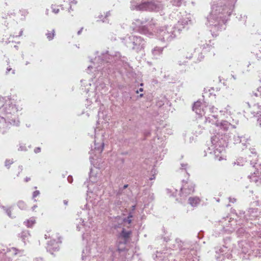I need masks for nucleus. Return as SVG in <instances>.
Wrapping results in <instances>:
<instances>
[{
  "label": "nucleus",
  "instance_id": "nucleus-35",
  "mask_svg": "<svg viewBox=\"0 0 261 261\" xmlns=\"http://www.w3.org/2000/svg\"><path fill=\"white\" fill-rule=\"evenodd\" d=\"M200 51H201V47H200L199 48H195L193 56H196L197 54L198 55V58H199V56H200V58L202 59V54L200 53Z\"/></svg>",
  "mask_w": 261,
  "mask_h": 261
},
{
  "label": "nucleus",
  "instance_id": "nucleus-19",
  "mask_svg": "<svg viewBox=\"0 0 261 261\" xmlns=\"http://www.w3.org/2000/svg\"><path fill=\"white\" fill-rule=\"evenodd\" d=\"M192 23V21L191 20L190 15H187L186 17H183L180 18L176 24L175 27L178 30L179 28L180 29V32L181 31L182 29H184L186 25H188L191 24Z\"/></svg>",
  "mask_w": 261,
  "mask_h": 261
},
{
  "label": "nucleus",
  "instance_id": "nucleus-41",
  "mask_svg": "<svg viewBox=\"0 0 261 261\" xmlns=\"http://www.w3.org/2000/svg\"><path fill=\"white\" fill-rule=\"evenodd\" d=\"M39 194H40L39 191L36 190L33 192V198H35V197H37V196H38Z\"/></svg>",
  "mask_w": 261,
  "mask_h": 261
},
{
  "label": "nucleus",
  "instance_id": "nucleus-59",
  "mask_svg": "<svg viewBox=\"0 0 261 261\" xmlns=\"http://www.w3.org/2000/svg\"><path fill=\"white\" fill-rule=\"evenodd\" d=\"M30 180V177H27L26 178H25L24 179V181L25 182H28V181H29Z\"/></svg>",
  "mask_w": 261,
  "mask_h": 261
},
{
  "label": "nucleus",
  "instance_id": "nucleus-30",
  "mask_svg": "<svg viewBox=\"0 0 261 261\" xmlns=\"http://www.w3.org/2000/svg\"><path fill=\"white\" fill-rule=\"evenodd\" d=\"M35 220L33 218L28 220L27 221L24 222V224L28 227H31L35 223Z\"/></svg>",
  "mask_w": 261,
  "mask_h": 261
},
{
  "label": "nucleus",
  "instance_id": "nucleus-13",
  "mask_svg": "<svg viewBox=\"0 0 261 261\" xmlns=\"http://www.w3.org/2000/svg\"><path fill=\"white\" fill-rule=\"evenodd\" d=\"M215 252L218 255L216 256L217 259L220 258L221 256H223V258L221 261L224 259V258L229 259L231 258L232 257L230 249L228 248V247L226 245L215 247Z\"/></svg>",
  "mask_w": 261,
  "mask_h": 261
},
{
  "label": "nucleus",
  "instance_id": "nucleus-15",
  "mask_svg": "<svg viewBox=\"0 0 261 261\" xmlns=\"http://www.w3.org/2000/svg\"><path fill=\"white\" fill-rule=\"evenodd\" d=\"M180 189V196L186 197L195 191V185L191 182H184Z\"/></svg>",
  "mask_w": 261,
  "mask_h": 261
},
{
  "label": "nucleus",
  "instance_id": "nucleus-4",
  "mask_svg": "<svg viewBox=\"0 0 261 261\" xmlns=\"http://www.w3.org/2000/svg\"><path fill=\"white\" fill-rule=\"evenodd\" d=\"M242 253L248 254L250 256H261V233L253 237L251 241H242L239 243Z\"/></svg>",
  "mask_w": 261,
  "mask_h": 261
},
{
  "label": "nucleus",
  "instance_id": "nucleus-57",
  "mask_svg": "<svg viewBox=\"0 0 261 261\" xmlns=\"http://www.w3.org/2000/svg\"><path fill=\"white\" fill-rule=\"evenodd\" d=\"M110 15V12L108 11L106 13L105 17H108Z\"/></svg>",
  "mask_w": 261,
  "mask_h": 261
},
{
  "label": "nucleus",
  "instance_id": "nucleus-48",
  "mask_svg": "<svg viewBox=\"0 0 261 261\" xmlns=\"http://www.w3.org/2000/svg\"><path fill=\"white\" fill-rule=\"evenodd\" d=\"M188 166L187 164H181V167L182 169H186Z\"/></svg>",
  "mask_w": 261,
  "mask_h": 261
},
{
  "label": "nucleus",
  "instance_id": "nucleus-43",
  "mask_svg": "<svg viewBox=\"0 0 261 261\" xmlns=\"http://www.w3.org/2000/svg\"><path fill=\"white\" fill-rule=\"evenodd\" d=\"M151 172L153 173V174L151 175V176L149 178V180H153L155 179V171H153V170L151 171Z\"/></svg>",
  "mask_w": 261,
  "mask_h": 261
},
{
  "label": "nucleus",
  "instance_id": "nucleus-44",
  "mask_svg": "<svg viewBox=\"0 0 261 261\" xmlns=\"http://www.w3.org/2000/svg\"><path fill=\"white\" fill-rule=\"evenodd\" d=\"M67 180H68V181L69 182V183H72V181H73V178H72V176H71V175H69L67 177Z\"/></svg>",
  "mask_w": 261,
  "mask_h": 261
},
{
  "label": "nucleus",
  "instance_id": "nucleus-32",
  "mask_svg": "<svg viewBox=\"0 0 261 261\" xmlns=\"http://www.w3.org/2000/svg\"><path fill=\"white\" fill-rule=\"evenodd\" d=\"M0 207L4 210V211L6 213L7 215L10 218H13L14 217L11 216V211L10 208H7L5 206L3 205H0Z\"/></svg>",
  "mask_w": 261,
  "mask_h": 261
},
{
  "label": "nucleus",
  "instance_id": "nucleus-9",
  "mask_svg": "<svg viewBox=\"0 0 261 261\" xmlns=\"http://www.w3.org/2000/svg\"><path fill=\"white\" fill-rule=\"evenodd\" d=\"M239 219L237 220V225L239 226L244 225L248 228H251L252 225L251 222L258 216V209L256 208H250L246 212L240 211L237 214Z\"/></svg>",
  "mask_w": 261,
  "mask_h": 261
},
{
  "label": "nucleus",
  "instance_id": "nucleus-34",
  "mask_svg": "<svg viewBox=\"0 0 261 261\" xmlns=\"http://www.w3.org/2000/svg\"><path fill=\"white\" fill-rule=\"evenodd\" d=\"M245 162H246V161L243 159H238L236 162H234V164L239 166H243Z\"/></svg>",
  "mask_w": 261,
  "mask_h": 261
},
{
  "label": "nucleus",
  "instance_id": "nucleus-17",
  "mask_svg": "<svg viewBox=\"0 0 261 261\" xmlns=\"http://www.w3.org/2000/svg\"><path fill=\"white\" fill-rule=\"evenodd\" d=\"M61 243V241L59 238L57 240L53 239L48 242L46 246L47 251L49 252L52 254L54 252L57 251L59 250V243Z\"/></svg>",
  "mask_w": 261,
  "mask_h": 261
},
{
  "label": "nucleus",
  "instance_id": "nucleus-16",
  "mask_svg": "<svg viewBox=\"0 0 261 261\" xmlns=\"http://www.w3.org/2000/svg\"><path fill=\"white\" fill-rule=\"evenodd\" d=\"M252 166L256 169V172H254V174L250 176H249L250 181L254 182L257 186H261V164H257L255 163Z\"/></svg>",
  "mask_w": 261,
  "mask_h": 261
},
{
  "label": "nucleus",
  "instance_id": "nucleus-56",
  "mask_svg": "<svg viewBox=\"0 0 261 261\" xmlns=\"http://www.w3.org/2000/svg\"><path fill=\"white\" fill-rule=\"evenodd\" d=\"M186 62V61H184L183 62H181L180 61H178V64L179 65H183Z\"/></svg>",
  "mask_w": 261,
  "mask_h": 261
},
{
  "label": "nucleus",
  "instance_id": "nucleus-28",
  "mask_svg": "<svg viewBox=\"0 0 261 261\" xmlns=\"http://www.w3.org/2000/svg\"><path fill=\"white\" fill-rule=\"evenodd\" d=\"M18 235L24 244L26 243V241L28 240L30 236L28 230H23Z\"/></svg>",
  "mask_w": 261,
  "mask_h": 261
},
{
  "label": "nucleus",
  "instance_id": "nucleus-23",
  "mask_svg": "<svg viewBox=\"0 0 261 261\" xmlns=\"http://www.w3.org/2000/svg\"><path fill=\"white\" fill-rule=\"evenodd\" d=\"M217 108H215L213 106L211 105H207L204 106V109H203V111H204V116L205 117H208L211 116L212 115H211L210 113H213L217 111Z\"/></svg>",
  "mask_w": 261,
  "mask_h": 261
},
{
  "label": "nucleus",
  "instance_id": "nucleus-37",
  "mask_svg": "<svg viewBox=\"0 0 261 261\" xmlns=\"http://www.w3.org/2000/svg\"><path fill=\"white\" fill-rule=\"evenodd\" d=\"M17 205L19 207V208L21 210H24L25 208V204L23 201H19L17 203Z\"/></svg>",
  "mask_w": 261,
  "mask_h": 261
},
{
  "label": "nucleus",
  "instance_id": "nucleus-2",
  "mask_svg": "<svg viewBox=\"0 0 261 261\" xmlns=\"http://www.w3.org/2000/svg\"><path fill=\"white\" fill-rule=\"evenodd\" d=\"M0 133L4 134L11 125H19V121L15 115L18 109L13 100L0 96Z\"/></svg>",
  "mask_w": 261,
  "mask_h": 261
},
{
  "label": "nucleus",
  "instance_id": "nucleus-51",
  "mask_svg": "<svg viewBox=\"0 0 261 261\" xmlns=\"http://www.w3.org/2000/svg\"><path fill=\"white\" fill-rule=\"evenodd\" d=\"M229 201L232 203H234L236 201V199L234 198H229Z\"/></svg>",
  "mask_w": 261,
  "mask_h": 261
},
{
  "label": "nucleus",
  "instance_id": "nucleus-24",
  "mask_svg": "<svg viewBox=\"0 0 261 261\" xmlns=\"http://www.w3.org/2000/svg\"><path fill=\"white\" fill-rule=\"evenodd\" d=\"M234 143H241L243 147L246 146L247 139L243 136H234L233 137Z\"/></svg>",
  "mask_w": 261,
  "mask_h": 261
},
{
  "label": "nucleus",
  "instance_id": "nucleus-49",
  "mask_svg": "<svg viewBox=\"0 0 261 261\" xmlns=\"http://www.w3.org/2000/svg\"><path fill=\"white\" fill-rule=\"evenodd\" d=\"M121 202L119 200H116L115 201V204L117 205V206H119L120 205H121Z\"/></svg>",
  "mask_w": 261,
  "mask_h": 261
},
{
  "label": "nucleus",
  "instance_id": "nucleus-18",
  "mask_svg": "<svg viewBox=\"0 0 261 261\" xmlns=\"http://www.w3.org/2000/svg\"><path fill=\"white\" fill-rule=\"evenodd\" d=\"M147 20H141L137 19L135 20L133 24H134L137 28L139 29V32L143 34L147 35L149 33V31L145 26Z\"/></svg>",
  "mask_w": 261,
  "mask_h": 261
},
{
  "label": "nucleus",
  "instance_id": "nucleus-10",
  "mask_svg": "<svg viewBox=\"0 0 261 261\" xmlns=\"http://www.w3.org/2000/svg\"><path fill=\"white\" fill-rule=\"evenodd\" d=\"M217 118V116L212 115L211 117H205V123H210L212 124H214L216 125V127L217 129H216V131L217 130L219 131L218 133L222 134L223 135H225L226 137L227 136L225 134H223L222 133L219 132L220 129H223L224 130H227L229 126H231L233 128H235L234 125H231L230 123L228 122L226 120H222L221 122H218L216 120ZM217 133H216L215 135H217Z\"/></svg>",
  "mask_w": 261,
  "mask_h": 261
},
{
  "label": "nucleus",
  "instance_id": "nucleus-5",
  "mask_svg": "<svg viewBox=\"0 0 261 261\" xmlns=\"http://www.w3.org/2000/svg\"><path fill=\"white\" fill-rule=\"evenodd\" d=\"M211 142L214 146V153L215 159L221 161L224 158L222 153L224 151V148L228 145V139L225 135L217 133L211 137Z\"/></svg>",
  "mask_w": 261,
  "mask_h": 261
},
{
  "label": "nucleus",
  "instance_id": "nucleus-36",
  "mask_svg": "<svg viewBox=\"0 0 261 261\" xmlns=\"http://www.w3.org/2000/svg\"><path fill=\"white\" fill-rule=\"evenodd\" d=\"M133 217V215L131 213H129L127 218H125L123 219V221L125 222H127L128 224H130L132 222L131 218Z\"/></svg>",
  "mask_w": 261,
  "mask_h": 261
},
{
  "label": "nucleus",
  "instance_id": "nucleus-12",
  "mask_svg": "<svg viewBox=\"0 0 261 261\" xmlns=\"http://www.w3.org/2000/svg\"><path fill=\"white\" fill-rule=\"evenodd\" d=\"M143 11L158 12L163 9L162 4L157 1L143 2Z\"/></svg>",
  "mask_w": 261,
  "mask_h": 261
},
{
  "label": "nucleus",
  "instance_id": "nucleus-7",
  "mask_svg": "<svg viewBox=\"0 0 261 261\" xmlns=\"http://www.w3.org/2000/svg\"><path fill=\"white\" fill-rule=\"evenodd\" d=\"M176 242L177 244L178 248L179 250L180 253L184 255V257L190 259L191 257H193L195 258L193 259V261L196 260H199L194 256H197V251L199 249V245L196 243H184L178 239H176Z\"/></svg>",
  "mask_w": 261,
  "mask_h": 261
},
{
  "label": "nucleus",
  "instance_id": "nucleus-11",
  "mask_svg": "<svg viewBox=\"0 0 261 261\" xmlns=\"http://www.w3.org/2000/svg\"><path fill=\"white\" fill-rule=\"evenodd\" d=\"M24 253L23 250H19L15 247L7 248L5 249L0 250V257L2 255H5V258L4 259V261H10L11 258L9 257L11 255H19L21 256Z\"/></svg>",
  "mask_w": 261,
  "mask_h": 261
},
{
  "label": "nucleus",
  "instance_id": "nucleus-58",
  "mask_svg": "<svg viewBox=\"0 0 261 261\" xmlns=\"http://www.w3.org/2000/svg\"><path fill=\"white\" fill-rule=\"evenodd\" d=\"M143 88H140L139 90H137L136 92H137V93H138L139 91H140V92H142V91H143Z\"/></svg>",
  "mask_w": 261,
  "mask_h": 261
},
{
  "label": "nucleus",
  "instance_id": "nucleus-25",
  "mask_svg": "<svg viewBox=\"0 0 261 261\" xmlns=\"http://www.w3.org/2000/svg\"><path fill=\"white\" fill-rule=\"evenodd\" d=\"M200 199L198 197H190L188 199V203L192 206H197L200 203Z\"/></svg>",
  "mask_w": 261,
  "mask_h": 261
},
{
  "label": "nucleus",
  "instance_id": "nucleus-47",
  "mask_svg": "<svg viewBox=\"0 0 261 261\" xmlns=\"http://www.w3.org/2000/svg\"><path fill=\"white\" fill-rule=\"evenodd\" d=\"M257 123L259 124V125L261 126V115H259L258 118L257 119Z\"/></svg>",
  "mask_w": 261,
  "mask_h": 261
},
{
  "label": "nucleus",
  "instance_id": "nucleus-1",
  "mask_svg": "<svg viewBox=\"0 0 261 261\" xmlns=\"http://www.w3.org/2000/svg\"><path fill=\"white\" fill-rule=\"evenodd\" d=\"M237 0H219L212 6V11L206 17V24L213 36L214 33L225 29L228 17L232 12Z\"/></svg>",
  "mask_w": 261,
  "mask_h": 261
},
{
  "label": "nucleus",
  "instance_id": "nucleus-50",
  "mask_svg": "<svg viewBox=\"0 0 261 261\" xmlns=\"http://www.w3.org/2000/svg\"><path fill=\"white\" fill-rule=\"evenodd\" d=\"M34 261H44L43 259L41 257H37L36 258Z\"/></svg>",
  "mask_w": 261,
  "mask_h": 261
},
{
  "label": "nucleus",
  "instance_id": "nucleus-46",
  "mask_svg": "<svg viewBox=\"0 0 261 261\" xmlns=\"http://www.w3.org/2000/svg\"><path fill=\"white\" fill-rule=\"evenodd\" d=\"M41 151V148L40 147H36L34 149V152L36 153H39Z\"/></svg>",
  "mask_w": 261,
  "mask_h": 261
},
{
  "label": "nucleus",
  "instance_id": "nucleus-6",
  "mask_svg": "<svg viewBox=\"0 0 261 261\" xmlns=\"http://www.w3.org/2000/svg\"><path fill=\"white\" fill-rule=\"evenodd\" d=\"M122 42L129 49L136 53L143 50L146 44L143 38L133 35H126L122 38Z\"/></svg>",
  "mask_w": 261,
  "mask_h": 261
},
{
  "label": "nucleus",
  "instance_id": "nucleus-63",
  "mask_svg": "<svg viewBox=\"0 0 261 261\" xmlns=\"http://www.w3.org/2000/svg\"><path fill=\"white\" fill-rule=\"evenodd\" d=\"M22 33H23V31L21 30L20 31V33H19V34L18 36H21L22 35Z\"/></svg>",
  "mask_w": 261,
  "mask_h": 261
},
{
  "label": "nucleus",
  "instance_id": "nucleus-64",
  "mask_svg": "<svg viewBox=\"0 0 261 261\" xmlns=\"http://www.w3.org/2000/svg\"><path fill=\"white\" fill-rule=\"evenodd\" d=\"M128 187V185H125L123 187V189H126Z\"/></svg>",
  "mask_w": 261,
  "mask_h": 261
},
{
  "label": "nucleus",
  "instance_id": "nucleus-45",
  "mask_svg": "<svg viewBox=\"0 0 261 261\" xmlns=\"http://www.w3.org/2000/svg\"><path fill=\"white\" fill-rule=\"evenodd\" d=\"M18 150H20V151H25V150H27V148H26L25 146H23L22 145H20L19 146Z\"/></svg>",
  "mask_w": 261,
  "mask_h": 261
},
{
  "label": "nucleus",
  "instance_id": "nucleus-3",
  "mask_svg": "<svg viewBox=\"0 0 261 261\" xmlns=\"http://www.w3.org/2000/svg\"><path fill=\"white\" fill-rule=\"evenodd\" d=\"M115 58L114 56L110 55L108 51L101 53L100 56L95 57L94 61H91L94 66L89 65L88 70L94 68L97 71H100L102 75L106 76L107 74H110L113 71L115 65L112 63L115 61Z\"/></svg>",
  "mask_w": 261,
  "mask_h": 261
},
{
  "label": "nucleus",
  "instance_id": "nucleus-55",
  "mask_svg": "<svg viewBox=\"0 0 261 261\" xmlns=\"http://www.w3.org/2000/svg\"><path fill=\"white\" fill-rule=\"evenodd\" d=\"M192 56H193L192 54L190 55L189 56H186V58L187 59H191V58H192Z\"/></svg>",
  "mask_w": 261,
  "mask_h": 261
},
{
  "label": "nucleus",
  "instance_id": "nucleus-29",
  "mask_svg": "<svg viewBox=\"0 0 261 261\" xmlns=\"http://www.w3.org/2000/svg\"><path fill=\"white\" fill-rule=\"evenodd\" d=\"M90 254V248L89 247H86L85 249L83 250L82 258L84 260Z\"/></svg>",
  "mask_w": 261,
  "mask_h": 261
},
{
  "label": "nucleus",
  "instance_id": "nucleus-31",
  "mask_svg": "<svg viewBox=\"0 0 261 261\" xmlns=\"http://www.w3.org/2000/svg\"><path fill=\"white\" fill-rule=\"evenodd\" d=\"M183 0H171V3L173 6L176 7H180L182 2Z\"/></svg>",
  "mask_w": 261,
  "mask_h": 261
},
{
  "label": "nucleus",
  "instance_id": "nucleus-40",
  "mask_svg": "<svg viewBox=\"0 0 261 261\" xmlns=\"http://www.w3.org/2000/svg\"><path fill=\"white\" fill-rule=\"evenodd\" d=\"M52 11L55 14H57L59 12V9L58 8H54V6H52L51 7Z\"/></svg>",
  "mask_w": 261,
  "mask_h": 261
},
{
  "label": "nucleus",
  "instance_id": "nucleus-21",
  "mask_svg": "<svg viewBox=\"0 0 261 261\" xmlns=\"http://www.w3.org/2000/svg\"><path fill=\"white\" fill-rule=\"evenodd\" d=\"M129 8L133 11H143V2L141 3H138L135 0H132L130 2Z\"/></svg>",
  "mask_w": 261,
  "mask_h": 261
},
{
  "label": "nucleus",
  "instance_id": "nucleus-27",
  "mask_svg": "<svg viewBox=\"0 0 261 261\" xmlns=\"http://www.w3.org/2000/svg\"><path fill=\"white\" fill-rule=\"evenodd\" d=\"M164 47H155L153 49H152L151 53L153 57L155 58H157L158 56L162 54L163 51Z\"/></svg>",
  "mask_w": 261,
  "mask_h": 261
},
{
  "label": "nucleus",
  "instance_id": "nucleus-33",
  "mask_svg": "<svg viewBox=\"0 0 261 261\" xmlns=\"http://www.w3.org/2000/svg\"><path fill=\"white\" fill-rule=\"evenodd\" d=\"M46 35L48 40L50 41L53 40L55 36V30H53L51 32H48L47 33H46Z\"/></svg>",
  "mask_w": 261,
  "mask_h": 261
},
{
  "label": "nucleus",
  "instance_id": "nucleus-62",
  "mask_svg": "<svg viewBox=\"0 0 261 261\" xmlns=\"http://www.w3.org/2000/svg\"><path fill=\"white\" fill-rule=\"evenodd\" d=\"M76 228H77V229L78 230H80V228H81V227H80V225H79V224H77V225Z\"/></svg>",
  "mask_w": 261,
  "mask_h": 261
},
{
  "label": "nucleus",
  "instance_id": "nucleus-53",
  "mask_svg": "<svg viewBox=\"0 0 261 261\" xmlns=\"http://www.w3.org/2000/svg\"><path fill=\"white\" fill-rule=\"evenodd\" d=\"M70 3H73L74 4H76L77 2L75 0H69Z\"/></svg>",
  "mask_w": 261,
  "mask_h": 261
},
{
  "label": "nucleus",
  "instance_id": "nucleus-14",
  "mask_svg": "<svg viewBox=\"0 0 261 261\" xmlns=\"http://www.w3.org/2000/svg\"><path fill=\"white\" fill-rule=\"evenodd\" d=\"M104 147V143L101 142L100 143L97 142L96 140H95L94 142V150H91L90 153V160L92 164H93V161L94 160L95 157L98 158L100 153L102 152Z\"/></svg>",
  "mask_w": 261,
  "mask_h": 261
},
{
  "label": "nucleus",
  "instance_id": "nucleus-61",
  "mask_svg": "<svg viewBox=\"0 0 261 261\" xmlns=\"http://www.w3.org/2000/svg\"><path fill=\"white\" fill-rule=\"evenodd\" d=\"M258 91L259 92V95L261 96V87L258 89Z\"/></svg>",
  "mask_w": 261,
  "mask_h": 261
},
{
  "label": "nucleus",
  "instance_id": "nucleus-22",
  "mask_svg": "<svg viewBox=\"0 0 261 261\" xmlns=\"http://www.w3.org/2000/svg\"><path fill=\"white\" fill-rule=\"evenodd\" d=\"M243 226H244V225ZM245 228L244 227H241L238 228V230H237L236 233L238 237H245V238H249L250 234L249 232L247 231L246 229L248 227H246V226H245Z\"/></svg>",
  "mask_w": 261,
  "mask_h": 261
},
{
  "label": "nucleus",
  "instance_id": "nucleus-52",
  "mask_svg": "<svg viewBox=\"0 0 261 261\" xmlns=\"http://www.w3.org/2000/svg\"><path fill=\"white\" fill-rule=\"evenodd\" d=\"M19 170H20V171L18 172V174L17 175V176H19V174H20V172L22 171V166H19L18 167Z\"/></svg>",
  "mask_w": 261,
  "mask_h": 261
},
{
  "label": "nucleus",
  "instance_id": "nucleus-26",
  "mask_svg": "<svg viewBox=\"0 0 261 261\" xmlns=\"http://www.w3.org/2000/svg\"><path fill=\"white\" fill-rule=\"evenodd\" d=\"M131 233V231H127L123 228L119 234V237L126 241L129 238Z\"/></svg>",
  "mask_w": 261,
  "mask_h": 261
},
{
  "label": "nucleus",
  "instance_id": "nucleus-8",
  "mask_svg": "<svg viewBox=\"0 0 261 261\" xmlns=\"http://www.w3.org/2000/svg\"><path fill=\"white\" fill-rule=\"evenodd\" d=\"M180 30V28L177 30L176 27L171 25L162 27L158 30L156 36L160 41L168 43L177 36Z\"/></svg>",
  "mask_w": 261,
  "mask_h": 261
},
{
  "label": "nucleus",
  "instance_id": "nucleus-60",
  "mask_svg": "<svg viewBox=\"0 0 261 261\" xmlns=\"http://www.w3.org/2000/svg\"><path fill=\"white\" fill-rule=\"evenodd\" d=\"M37 207V205H34L32 207V210L34 211Z\"/></svg>",
  "mask_w": 261,
  "mask_h": 261
},
{
  "label": "nucleus",
  "instance_id": "nucleus-54",
  "mask_svg": "<svg viewBox=\"0 0 261 261\" xmlns=\"http://www.w3.org/2000/svg\"><path fill=\"white\" fill-rule=\"evenodd\" d=\"M83 29V28H81V29H80V30L77 32V35H80L81 34V33H82V32Z\"/></svg>",
  "mask_w": 261,
  "mask_h": 261
},
{
  "label": "nucleus",
  "instance_id": "nucleus-38",
  "mask_svg": "<svg viewBox=\"0 0 261 261\" xmlns=\"http://www.w3.org/2000/svg\"><path fill=\"white\" fill-rule=\"evenodd\" d=\"M13 162V160H6L5 163V166L9 169L10 165L12 164Z\"/></svg>",
  "mask_w": 261,
  "mask_h": 261
},
{
  "label": "nucleus",
  "instance_id": "nucleus-42",
  "mask_svg": "<svg viewBox=\"0 0 261 261\" xmlns=\"http://www.w3.org/2000/svg\"><path fill=\"white\" fill-rule=\"evenodd\" d=\"M12 70V73L13 74H14L15 73V70H12V68L9 66V67H8L7 68V70H6V74H8V73L11 71Z\"/></svg>",
  "mask_w": 261,
  "mask_h": 261
},
{
  "label": "nucleus",
  "instance_id": "nucleus-39",
  "mask_svg": "<svg viewBox=\"0 0 261 261\" xmlns=\"http://www.w3.org/2000/svg\"><path fill=\"white\" fill-rule=\"evenodd\" d=\"M224 112L229 115H231V113L230 111V107L229 105H227V107L225 108Z\"/></svg>",
  "mask_w": 261,
  "mask_h": 261
},
{
  "label": "nucleus",
  "instance_id": "nucleus-20",
  "mask_svg": "<svg viewBox=\"0 0 261 261\" xmlns=\"http://www.w3.org/2000/svg\"><path fill=\"white\" fill-rule=\"evenodd\" d=\"M204 105H201V102L199 101L195 102L193 106V111H195V113L202 117V116H204Z\"/></svg>",
  "mask_w": 261,
  "mask_h": 261
}]
</instances>
